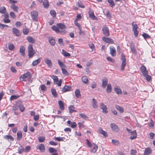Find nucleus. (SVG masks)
<instances>
[{"instance_id": "f257e3e1", "label": "nucleus", "mask_w": 155, "mask_h": 155, "mask_svg": "<svg viewBox=\"0 0 155 155\" xmlns=\"http://www.w3.org/2000/svg\"><path fill=\"white\" fill-rule=\"evenodd\" d=\"M32 76L29 71H28L23 74H22L20 77L19 79L21 81H25L28 79H30Z\"/></svg>"}, {"instance_id": "f03ea898", "label": "nucleus", "mask_w": 155, "mask_h": 155, "mask_svg": "<svg viewBox=\"0 0 155 155\" xmlns=\"http://www.w3.org/2000/svg\"><path fill=\"white\" fill-rule=\"evenodd\" d=\"M28 55L29 57H31L33 56L35 54L32 45H29L28 47Z\"/></svg>"}, {"instance_id": "7ed1b4c3", "label": "nucleus", "mask_w": 155, "mask_h": 155, "mask_svg": "<svg viewBox=\"0 0 155 155\" xmlns=\"http://www.w3.org/2000/svg\"><path fill=\"white\" fill-rule=\"evenodd\" d=\"M121 60L122 61V63L121 65V70L123 71L124 70V67L126 64L125 56L123 54H121Z\"/></svg>"}, {"instance_id": "20e7f679", "label": "nucleus", "mask_w": 155, "mask_h": 155, "mask_svg": "<svg viewBox=\"0 0 155 155\" xmlns=\"http://www.w3.org/2000/svg\"><path fill=\"white\" fill-rule=\"evenodd\" d=\"M31 15L32 19L36 21H38V12L36 11H33L31 12Z\"/></svg>"}, {"instance_id": "39448f33", "label": "nucleus", "mask_w": 155, "mask_h": 155, "mask_svg": "<svg viewBox=\"0 0 155 155\" xmlns=\"http://www.w3.org/2000/svg\"><path fill=\"white\" fill-rule=\"evenodd\" d=\"M102 31L104 34L106 36L109 35V30L108 28L106 25L103 26L102 28Z\"/></svg>"}, {"instance_id": "423d86ee", "label": "nucleus", "mask_w": 155, "mask_h": 155, "mask_svg": "<svg viewBox=\"0 0 155 155\" xmlns=\"http://www.w3.org/2000/svg\"><path fill=\"white\" fill-rule=\"evenodd\" d=\"M110 126L112 130L115 132H118L119 130V128L117 125L114 124H110Z\"/></svg>"}, {"instance_id": "0eeeda50", "label": "nucleus", "mask_w": 155, "mask_h": 155, "mask_svg": "<svg viewBox=\"0 0 155 155\" xmlns=\"http://www.w3.org/2000/svg\"><path fill=\"white\" fill-rule=\"evenodd\" d=\"M102 40L103 41H105L107 43L113 44L114 43L113 40L110 38H106L104 37L102 38Z\"/></svg>"}, {"instance_id": "6e6552de", "label": "nucleus", "mask_w": 155, "mask_h": 155, "mask_svg": "<svg viewBox=\"0 0 155 155\" xmlns=\"http://www.w3.org/2000/svg\"><path fill=\"white\" fill-rule=\"evenodd\" d=\"M140 70L143 75H146L147 73H148L147 68L144 65H142L140 67Z\"/></svg>"}, {"instance_id": "1a4fd4ad", "label": "nucleus", "mask_w": 155, "mask_h": 155, "mask_svg": "<svg viewBox=\"0 0 155 155\" xmlns=\"http://www.w3.org/2000/svg\"><path fill=\"white\" fill-rule=\"evenodd\" d=\"M98 149L97 146L95 144H93V145L91 147L90 151L93 153H95Z\"/></svg>"}, {"instance_id": "9d476101", "label": "nucleus", "mask_w": 155, "mask_h": 155, "mask_svg": "<svg viewBox=\"0 0 155 155\" xmlns=\"http://www.w3.org/2000/svg\"><path fill=\"white\" fill-rule=\"evenodd\" d=\"M100 107L101 109L103 110V112L105 113H107V108L106 106L103 103H101L100 105Z\"/></svg>"}, {"instance_id": "9b49d317", "label": "nucleus", "mask_w": 155, "mask_h": 155, "mask_svg": "<svg viewBox=\"0 0 155 155\" xmlns=\"http://www.w3.org/2000/svg\"><path fill=\"white\" fill-rule=\"evenodd\" d=\"M12 31L13 33L17 36H19L21 35V33L16 28H13Z\"/></svg>"}, {"instance_id": "f8f14e48", "label": "nucleus", "mask_w": 155, "mask_h": 155, "mask_svg": "<svg viewBox=\"0 0 155 155\" xmlns=\"http://www.w3.org/2000/svg\"><path fill=\"white\" fill-rule=\"evenodd\" d=\"M110 53L111 55L114 57L116 55V50L115 48L113 47L110 46Z\"/></svg>"}, {"instance_id": "ddd939ff", "label": "nucleus", "mask_w": 155, "mask_h": 155, "mask_svg": "<svg viewBox=\"0 0 155 155\" xmlns=\"http://www.w3.org/2000/svg\"><path fill=\"white\" fill-rule=\"evenodd\" d=\"M108 83V79L107 78H105L102 80L101 86L103 88H105Z\"/></svg>"}, {"instance_id": "4468645a", "label": "nucleus", "mask_w": 155, "mask_h": 155, "mask_svg": "<svg viewBox=\"0 0 155 155\" xmlns=\"http://www.w3.org/2000/svg\"><path fill=\"white\" fill-rule=\"evenodd\" d=\"M25 48L24 46L23 45L21 46L20 48L19 51L23 56L25 55Z\"/></svg>"}, {"instance_id": "2eb2a0df", "label": "nucleus", "mask_w": 155, "mask_h": 155, "mask_svg": "<svg viewBox=\"0 0 155 155\" xmlns=\"http://www.w3.org/2000/svg\"><path fill=\"white\" fill-rule=\"evenodd\" d=\"M89 14L90 17L92 19L94 20L97 19V18L94 15L93 11L90 10L89 11Z\"/></svg>"}, {"instance_id": "dca6fc26", "label": "nucleus", "mask_w": 155, "mask_h": 155, "mask_svg": "<svg viewBox=\"0 0 155 155\" xmlns=\"http://www.w3.org/2000/svg\"><path fill=\"white\" fill-rule=\"evenodd\" d=\"M137 137V134L135 130H134L131 132V135L130 138L131 140H133Z\"/></svg>"}, {"instance_id": "f3484780", "label": "nucleus", "mask_w": 155, "mask_h": 155, "mask_svg": "<svg viewBox=\"0 0 155 155\" xmlns=\"http://www.w3.org/2000/svg\"><path fill=\"white\" fill-rule=\"evenodd\" d=\"M71 89V87L65 85L63 88L62 91L63 92H65L68 91H69Z\"/></svg>"}, {"instance_id": "a211bd4d", "label": "nucleus", "mask_w": 155, "mask_h": 155, "mask_svg": "<svg viewBox=\"0 0 155 155\" xmlns=\"http://www.w3.org/2000/svg\"><path fill=\"white\" fill-rule=\"evenodd\" d=\"M45 63L47 64L49 67H51L52 66V63L50 60L46 58L45 59Z\"/></svg>"}, {"instance_id": "6ab92c4d", "label": "nucleus", "mask_w": 155, "mask_h": 155, "mask_svg": "<svg viewBox=\"0 0 155 155\" xmlns=\"http://www.w3.org/2000/svg\"><path fill=\"white\" fill-rule=\"evenodd\" d=\"M57 26L61 29H64L66 28V26L64 24L62 23H57Z\"/></svg>"}, {"instance_id": "aec40b11", "label": "nucleus", "mask_w": 155, "mask_h": 155, "mask_svg": "<svg viewBox=\"0 0 155 155\" xmlns=\"http://www.w3.org/2000/svg\"><path fill=\"white\" fill-rule=\"evenodd\" d=\"M152 150L150 148L148 147L145 150V155H148L151 153Z\"/></svg>"}, {"instance_id": "412c9836", "label": "nucleus", "mask_w": 155, "mask_h": 155, "mask_svg": "<svg viewBox=\"0 0 155 155\" xmlns=\"http://www.w3.org/2000/svg\"><path fill=\"white\" fill-rule=\"evenodd\" d=\"M92 107L94 108L97 107V102L96 100L94 98L92 99Z\"/></svg>"}, {"instance_id": "4be33fe9", "label": "nucleus", "mask_w": 155, "mask_h": 155, "mask_svg": "<svg viewBox=\"0 0 155 155\" xmlns=\"http://www.w3.org/2000/svg\"><path fill=\"white\" fill-rule=\"evenodd\" d=\"M13 10L16 12H18V7L16 5L14 4H12L11 6Z\"/></svg>"}, {"instance_id": "5701e85b", "label": "nucleus", "mask_w": 155, "mask_h": 155, "mask_svg": "<svg viewBox=\"0 0 155 155\" xmlns=\"http://www.w3.org/2000/svg\"><path fill=\"white\" fill-rule=\"evenodd\" d=\"M27 40L30 43H34L35 42V40L34 38L30 36H28L27 38Z\"/></svg>"}, {"instance_id": "b1692460", "label": "nucleus", "mask_w": 155, "mask_h": 155, "mask_svg": "<svg viewBox=\"0 0 155 155\" xmlns=\"http://www.w3.org/2000/svg\"><path fill=\"white\" fill-rule=\"evenodd\" d=\"M4 138L9 141H12L14 140V138L13 137L10 135H5L4 136Z\"/></svg>"}, {"instance_id": "393cba45", "label": "nucleus", "mask_w": 155, "mask_h": 155, "mask_svg": "<svg viewBox=\"0 0 155 155\" xmlns=\"http://www.w3.org/2000/svg\"><path fill=\"white\" fill-rule=\"evenodd\" d=\"M58 103L60 109L62 110H64V104L62 101L61 100L59 101Z\"/></svg>"}, {"instance_id": "a878e982", "label": "nucleus", "mask_w": 155, "mask_h": 155, "mask_svg": "<svg viewBox=\"0 0 155 155\" xmlns=\"http://www.w3.org/2000/svg\"><path fill=\"white\" fill-rule=\"evenodd\" d=\"M22 133L21 131H18L17 133V139L20 140L22 137Z\"/></svg>"}, {"instance_id": "bb28decb", "label": "nucleus", "mask_w": 155, "mask_h": 155, "mask_svg": "<svg viewBox=\"0 0 155 155\" xmlns=\"http://www.w3.org/2000/svg\"><path fill=\"white\" fill-rule=\"evenodd\" d=\"M82 81L85 84H87L88 82L87 78L86 76H83L81 78Z\"/></svg>"}, {"instance_id": "cd10ccee", "label": "nucleus", "mask_w": 155, "mask_h": 155, "mask_svg": "<svg viewBox=\"0 0 155 155\" xmlns=\"http://www.w3.org/2000/svg\"><path fill=\"white\" fill-rule=\"evenodd\" d=\"M116 109L118 110H119L121 113H122L124 112V109L120 106L116 105L115 106Z\"/></svg>"}, {"instance_id": "c85d7f7f", "label": "nucleus", "mask_w": 155, "mask_h": 155, "mask_svg": "<svg viewBox=\"0 0 155 155\" xmlns=\"http://www.w3.org/2000/svg\"><path fill=\"white\" fill-rule=\"evenodd\" d=\"M49 41L50 44L52 46H54L55 43V40L53 38H51L49 39Z\"/></svg>"}, {"instance_id": "c756f323", "label": "nucleus", "mask_w": 155, "mask_h": 155, "mask_svg": "<svg viewBox=\"0 0 155 155\" xmlns=\"http://www.w3.org/2000/svg\"><path fill=\"white\" fill-rule=\"evenodd\" d=\"M112 87L110 84H109L107 85V87L106 89V91L107 93H110L111 91Z\"/></svg>"}, {"instance_id": "7c9ffc66", "label": "nucleus", "mask_w": 155, "mask_h": 155, "mask_svg": "<svg viewBox=\"0 0 155 155\" xmlns=\"http://www.w3.org/2000/svg\"><path fill=\"white\" fill-rule=\"evenodd\" d=\"M69 110V111L70 113H71L73 112H77L76 110H74V107L72 105L69 106L68 107Z\"/></svg>"}, {"instance_id": "2f4dec72", "label": "nucleus", "mask_w": 155, "mask_h": 155, "mask_svg": "<svg viewBox=\"0 0 155 155\" xmlns=\"http://www.w3.org/2000/svg\"><path fill=\"white\" fill-rule=\"evenodd\" d=\"M58 64L59 66L62 68H65L66 66L60 60H58Z\"/></svg>"}, {"instance_id": "473e14b6", "label": "nucleus", "mask_w": 155, "mask_h": 155, "mask_svg": "<svg viewBox=\"0 0 155 155\" xmlns=\"http://www.w3.org/2000/svg\"><path fill=\"white\" fill-rule=\"evenodd\" d=\"M41 59L40 58H38V59L34 61L33 62L32 64L33 66H35L36 65L38 64L40 62Z\"/></svg>"}, {"instance_id": "72a5a7b5", "label": "nucleus", "mask_w": 155, "mask_h": 155, "mask_svg": "<svg viewBox=\"0 0 155 155\" xmlns=\"http://www.w3.org/2000/svg\"><path fill=\"white\" fill-rule=\"evenodd\" d=\"M38 148L41 152H44L45 150V146L43 144H40Z\"/></svg>"}, {"instance_id": "f704fd0d", "label": "nucleus", "mask_w": 155, "mask_h": 155, "mask_svg": "<svg viewBox=\"0 0 155 155\" xmlns=\"http://www.w3.org/2000/svg\"><path fill=\"white\" fill-rule=\"evenodd\" d=\"M6 11L5 8L4 6L0 7V13L2 14L5 13Z\"/></svg>"}, {"instance_id": "c9c22d12", "label": "nucleus", "mask_w": 155, "mask_h": 155, "mask_svg": "<svg viewBox=\"0 0 155 155\" xmlns=\"http://www.w3.org/2000/svg\"><path fill=\"white\" fill-rule=\"evenodd\" d=\"M62 54L65 57H69L71 55L69 53L67 52L64 50H62Z\"/></svg>"}, {"instance_id": "e433bc0d", "label": "nucleus", "mask_w": 155, "mask_h": 155, "mask_svg": "<svg viewBox=\"0 0 155 155\" xmlns=\"http://www.w3.org/2000/svg\"><path fill=\"white\" fill-rule=\"evenodd\" d=\"M99 132L100 134L103 135L104 137H107V132L103 130L102 129L99 130Z\"/></svg>"}, {"instance_id": "4c0bfd02", "label": "nucleus", "mask_w": 155, "mask_h": 155, "mask_svg": "<svg viewBox=\"0 0 155 155\" xmlns=\"http://www.w3.org/2000/svg\"><path fill=\"white\" fill-rule=\"evenodd\" d=\"M75 93L76 97L78 98L81 96L80 92L79 90L76 89Z\"/></svg>"}, {"instance_id": "58836bf2", "label": "nucleus", "mask_w": 155, "mask_h": 155, "mask_svg": "<svg viewBox=\"0 0 155 155\" xmlns=\"http://www.w3.org/2000/svg\"><path fill=\"white\" fill-rule=\"evenodd\" d=\"M130 49L132 52L134 54H137V51L134 46V45H131L130 47Z\"/></svg>"}, {"instance_id": "ea45409f", "label": "nucleus", "mask_w": 155, "mask_h": 155, "mask_svg": "<svg viewBox=\"0 0 155 155\" xmlns=\"http://www.w3.org/2000/svg\"><path fill=\"white\" fill-rule=\"evenodd\" d=\"M29 32V29L25 27L23 30V33L24 35H28Z\"/></svg>"}, {"instance_id": "a19ab883", "label": "nucleus", "mask_w": 155, "mask_h": 155, "mask_svg": "<svg viewBox=\"0 0 155 155\" xmlns=\"http://www.w3.org/2000/svg\"><path fill=\"white\" fill-rule=\"evenodd\" d=\"M43 4L45 8H48L49 6L48 1L47 0H45L43 2Z\"/></svg>"}, {"instance_id": "79ce46f5", "label": "nucleus", "mask_w": 155, "mask_h": 155, "mask_svg": "<svg viewBox=\"0 0 155 155\" xmlns=\"http://www.w3.org/2000/svg\"><path fill=\"white\" fill-rule=\"evenodd\" d=\"M52 29L54 31L58 33L59 32L58 28L55 25H53L51 26Z\"/></svg>"}, {"instance_id": "37998d69", "label": "nucleus", "mask_w": 155, "mask_h": 155, "mask_svg": "<svg viewBox=\"0 0 155 155\" xmlns=\"http://www.w3.org/2000/svg\"><path fill=\"white\" fill-rule=\"evenodd\" d=\"M51 92L52 94L54 97H56L57 96V94L55 90L54 89H51Z\"/></svg>"}, {"instance_id": "c03bdc74", "label": "nucleus", "mask_w": 155, "mask_h": 155, "mask_svg": "<svg viewBox=\"0 0 155 155\" xmlns=\"http://www.w3.org/2000/svg\"><path fill=\"white\" fill-rule=\"evenodd\" d=\"M107 2L109 4V5L111 7H113L115 5V4L113 0H107Z\"/></svg>"}, {"instance_id": "a18cd8bd", "label": "nucleus", "mask_w": 155, "mask_h": 155, "mask_svg": "<svg viewBox=\"0 0 155 155\" xmlns=\"http://www.w3.org/2000/svg\"><path fill=\"white\" fill-rule=\"evenodd\" d=\"M39 141L40 143L43 142L45 140V137L44 136H40L38 137Z\"/></svg>"}, {"instance_id": "49530a36", "label": "nucleus", "mask_w": 155, "mask_h": 155, "mask_svg": "<svg viewBox=\"0 0 155 155\" xmlns=\"http://www.w3.org/2000/svg\"><path fill=\"white\" fill-rule=\"evenodd\" d=\"M80 116L82 118L84 119H86L88 118V117L83 113H80L79 114Z\"/></svg>"}, {"instance_id": "de8ad7c7", "label": "nucleus", "mask_w": 155, "mask_h": 155, "mask_svg": "<svg viewBox=\"0 0 155 155\" xmlns=\"http://www.w3.org/2000/svg\"><path fill=\"white\" fill-rule=\"evenodd\" d=\"M114 91L116 93L118 94H122V91L120 89L115 88H114Z\"/></svg>"}, {"instance_id": "09e8293b", "label": "nucleus", "mask_w": 155, "mask_h": 155, "mask_svg": "<svg viewBox=\"0 0 155 155\" xmlns=\"http://www.w3.org/2000/svg\"><path fill=\"white\" fill-rule=\"evenodd\" d=\"M19 97V96L18 95H12L10 97V100L12 101L14 99H16L18 98Z\"/></svg>"}, {"instance_id": "8fccbe9b", "label": "nucleus", "mask_w": 155, "mask_h": 155, "mask_svg": "<svg viewBox=\"0 0 155 155\" xmlns=\"http://www.w3.org/2000/svg\"><path fill=\"white\" fill-rule=\"evenodd\" d=\"M50 13L53 17H56V13L54 10H51Z\"/></svg>"}, {"instance_id": "3c124183", "label": "nucleus", "mask_w": 155, "mask_h": 155, "mask_svg": "<svg viewBox=\"0 0 155 155\" xmlns=\"http://www.w3.org/2000/svg\"><path fill=\"white\" fill-rule=\"evenodd\" d=\"M142 36L145 39L151 38V36L150 35L146 33H143L142 35Z\"/></svg>"}, {"instance_id": "603ef678", "label": "nucleus", "mask_w": 155, "mask_h": 155, "mask_svg": "<svg viewBox=\"0 0 155 155\" xmlns=\"http://www.w3.org/2000/svg\"><path fill=\"white\" fill-rule=\"evenodd\" d=\"M48 150L51 153H56L57 151L56 149L52 147H49Z\"/></svg>"}, {"instance_id": "864d4df0", "label": "nucleus", "mask_w": 155, "mask_h": 155, "mask_svg": "<svg viewBox=\"0 0 155 155\" xmlns=\"http://www.w3.org/2000/svg\"><path fill=\"white\" fill-rule=\"evenodd\" d=\"M132 26L133 27V28L132 29L133 31L137 30V29L138 28V26L137 24H134V23L133 22L132 23Z\"/></svg>"}, {"instance_id": "5fc2aeb1", "label": "nucleus", "mask_w": 155, "mask_h": 155, "mask_svg": "<svg viewBox=\"0 0 155 155\" xmlns=\"http://www.w3.org/2000/svg\"><path fill=\"white\" fill-rule=\"evenodd\" d=\"M77 5L79 7L83 8L84 7V5H82V2H78L76 3Z\"/></svg>"}, {"instance_id": "6e6d98bb", "label": "nucleus", "mask_w": 155, "mask_h": 155, "mask_svg": "<svg viewBox=\"0 0 155 155\" xmlns=\"http://www.w3.org/2000/svg\"><path fill=\"white\" fill-rule=\"evenodd\" d=\"M62 68L61 70L62 71V73L65 75H68V73L67 71L66 70V69L64 68Z\"/></svg>"}, {"instance_id": "4d7b16f0", "label": "nucleus", "mask_w": 155, "mask_h": 155, "mask_svg": "<svg viewBox=\"0 0 155 155\" xmlns=\"http://www.w3.org/2000/svg\"><path fill=\"white\" fill-rule=\"evenodd\" d=\"M51 78L54 80V83H55L56 81H58V78L56 76L53 75L51 76Z\"/></svg>"}, {"instance_id": "13d9d810", "label": "nucleus", "mask_w": 155, "mask_h": 155, "mask_svg": "<svg viewBox=\"0 0 155 155\" xmlns=\"http://www.w3.org/2000/svg\"><path fill=\"white\" fill-rule=\"evenodd\" d=\"M62 82V80L60 79L58 81V80L57 81H56L55 83H54L55 84H57L58 86H60L61 85V84Z\"/></svg>"}, {"instance_id": "bf43d9fd", "label": "nucleus", "mask_w": 155, "mask_h": 155, "mask_svg": "<svg viewBox=\"0 0 155 155\" xmlns=\"http://www.w3.org/2000/svg\"><path fill=\"white\" fill-rule=\"evenodd\" d=\"M144 77H145L147 80L148 81H150L151 79V77L148 74V73H147L146 75H143Z\"/></svg>"}, {"instance_id": "052dcab7", "label": "nucleus", "mask_w": 155, "mask_h": 155, "mask_svg": "<svg viewBox=\"0 0 155 155\" xmlns=\"http://www.w3.org/2000/svg\"><path fill=\"white\" fill-rule=\"evenodd\" d=\"M8 48L10 50H12L15 48V46L13 44L9 45Z\"/></svg>"}, {"instance_id": "680f3d73", "label": "nucleus", "mask_w": 155, "mask_h": 155, "mask_svg": "<svg viewBox=\"0 0 155 155\" xmlns=\"http://www.w3.org/2000/svg\"><path fill=\"white\" fill-rule=\"evenodd\" d=\"M79 31V34L80 35H85L84 32V31H81V27L79 28L78 29Z\"/></svg>"}, {"instance_id": "e2e57ef3", "label": "nucleus", "mask_w": 155, "mask_h": 155, "mask_svg": "<svg viewBox=\"0 0 155 155\" xmlns=\"http://www.w3.org/2000/svg\"><path fill=\"white\" fill-rule=\"evenodd\" d=\"M41 89L43 91H45L46 90V87L44 84L42 85L41 86Z\"/></svg>"}, {"instance_id": "0e129e2a", "label": "nucleus", "mask_w": 155, "mask_h": 155, "mask_svg": "<svg viewBox=\"0 0 155 155\" xmlns=\"http://www.w3.org/2000/svg\"><path fill=\"white\" fill-rule=\"evenodd\" d=\"M91 85V87L93 89L96 88L97 86L96 83L94 81H93Z\"/></svg>"}, {"instance_id": "69168bd1", "label": "nucleus", "mask_w": 155, "mask_h": 155, "mask_svg": "<svg viewBox=\"0 0 155 155\" xmlns=\"http://www.w3.org/2000/svg\"><path fill=\"white\" fill-rule=\"evenodd\" d=\"M55 140H57L58 141H63V138L61 137H56L55 138Z\"/></svg>"}, {"instance_id": "338daca9", "label": "nucleus", "mask_w": 155, "mask_h": 155, "mask_svg": "<svg viewBox=\"0 0 155 155\" xmlns=\"http://www.w3.org/2000/svg\"><path fill=\"white\" fill-rule=\"evenodd\" d=\"M150 137L149 138L151 139H153L155 136V134L153 133H150L149 134Z\"/></svg>"}, {"instance_id": "774afa93", "label": "nucleus", "mask_w": 155, "mask_h": 155, "mask_svg": "<svg viewBox=\"0 0 155 155\" xmlns=\"http://www.w3.org/2000/svg\"><path fill=\"white\" fill-rule=\"evenodd\" d=\"M10 15L11 17L12 18H15L16 17V15L14 12H11L10 13Z\"/></svg>"}]
</instances>
